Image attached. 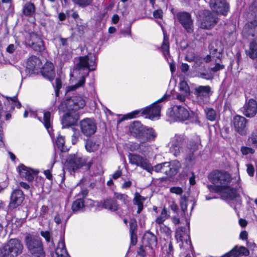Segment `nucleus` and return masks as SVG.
<instances>
[{
  "label": "nucleus",
  "instance_id": "obj_1",
  "mask_svg": "<svg viewBox=\"0 0 257 257\" xmlns=\"http://www.w3.org/2000/svg\"><path fill=\"white\" fill-rule=\"evenodd\" d=\"M208 179L216 187L218 191L226 193L227 197L231 199H236L238 205H240L241 200L236 190L244 195L241 186L239 176L232 178L229 173L226 171H214L211 172Z\"/></svg>",
  "mask_w": 257,
  "mask_h": 257
},
{
  "label": "nucleus",
  "instance_id": "obj_2",
  "mask_svg": "<svg viewBox=\"0 0 257 257\" xmlns=\"http://www.w3.org/2000/svg\"><path fill=\"white\" fill-rule=\"evenodd\" d=\"M187 141V139L184 134H175L171 138L168 147L170 152L175 157L183 153L185 159L190 162L194 159V153L198 149L201 141L199 137H197L195 140H190L184 149Z\"/></svg>",
  "mask_w": 257,
  "mask_h": 257
},
{
  "label": "nucleus",
  "instance_id": "obj_3",
  "mask_svg": "<svg viewBox=\"0 0 257 257\" xmlns=\"http://www.w3.org/2000/svg\"><path fill=\"white\" fill-rule=\"evenodd\" d=\"M85 104V99L81 96H73L62 102L59 109L67 111L62 119V124L66 126L74 124L79 117L77 111L83 108Z\"/></svg>",
  "mask_w": 257,
  "mask_h": 257
},
{
  "label": "nucleus",
  "instance_id": "obj_4",
  "mask_svg": "<svg viewBox=\"0 0 257 257\" xmlns=\"http://www.w3.org/2000/svg\"><path fill=\"white\" fill-rule=\"evenodd\" d=\"M168 96L166 95H164L161 98L159 99L156 103H154L149 107L144 108L141 110H135L125 115V118H132L138 115L140 112L143 114H148V118L153 119L155 117H159L161 109V105L157 104L158 103L167 100Z\"/></svg>",
  "mask_w": 257,
  "mask_h": 257
},
{
  "label": "nucleus",
  "instance_id": "obj_5",
  "mask_svg": "<svg viewBox=\"0 0 257 257\" xmlns=\"http://www.w3.org/2000/svg\"><path fill=\"white\" fill-rule=\"evenodd\" d=\"M87 158L80 154L69 155L65 163L64 169L68 170L71 174L74 173L77 170L86 165Z\"/></svg>",
  "mask_w": 257,
  "mask_h": 257
},
{
  "label": "nucleus",
  "instance_id": "obj_6",
  "mask_svg": "<svg viewBox=\"0 0 257 257\" xmlns=\"http://www.w3.org/2000/svg\"><path fill=\"white\" fill-rule=\"evenodd\" d=\"M23 244L17 239H11L0 248V257L16 256L22 252Z\"/></svg>",
  "mask_w": 257,
  "mask_h": 257
},
{
  "label": "nucleus",
  "instance_id": "obj_7",
  "mask_svg": "<svg viewBox=\"0 0 257 257\" xmlns=\"http://www.w3.org/2000/svg\"><path fill=\"white\" fill-rule=\"evenodd\" d=\"M26 242L29 251L34 257H45V252L40 238L27 236Z\"/></svg>",
  "mask_w": 257,
  "mask_h": 257
},
{
  "label": "nucleus",
  "instance_id": "obj_8",
  "mask_svg": "<svg viewBox=\"0 0 257 257\" xmlns=\"http://www.w3.org/2000/svg\"><path fill=\"white\" fill-rule=\"evenodd\" d=\"M200 28L211 29L217 23L218 19L209 10L200 12L198 20Z\"/></svg>",
  "mask_w": 257,
  "mask_h": 257
},
{
  "label": "nucleus",
  "instance_id": "obj_9",
  "mask_svg": "<svg viewBox=\"0 0 257 257\" xmlns=\"http://www.w3.org/2000/svg\"><path fill=\"white\" fill-rule=\"evenodd\" d=\"M128 159L129 163L132 165L140 167L150 173L153 170V168L148 159L141 155L129 153Z\"/></svg>",
  "mask_w": 257,
  "mask_h": 257
},
{
  "label": "nucleus",
  "instance_id": "obj_10",
  "mask_svg": "<svg viewBox=\"0 0 257 257\" xmlns=\"http://www.w3.org/2000/svg\"><path fill=\"white\" fill-rule=\"evenodd\" d=\"M95 60V56L93 54L80 57L78 58V62L75 65V68L77 69L87 68L89 71L94 70L96 67Z\"/></svg>",
  "mask_w": 257,
  "mask_h": 257
},
{
  "label": "nucleus",
  "instance_id": "obj_11",
  "mask_svg": "<svg viewBox=\"0 0 257 257\" xmlns=\"http://www.w3.org/2000/svg\"><path fill=\"white\" fill-rule=\"evenodd\" d=\"M175 238L178 242H180V247L188 248L191 247V242L189 235L185 227H178L176 231Z\"/></svg>",
  "mask_w": 257,
  "mask_h": 257
},
{
  "label": "nucleus",
  "instance_id": "obj_12",
  "mask_svg": "<svg viewBox=\"0 0 257 257\" xmlns=\"http://www.w3.org/2000/svg\"><path fill=\"white\" fill-rule=\"evenodd\" d=\"M26 43L36 51L41 52L45 49L43 41L38 34L32 33L26 38Z\"/></svg>",
  "mask_w": 257,
  "mask_h": 257
},
{
  "label": "nucleus",
  "instance_id": "obj_13",
  "mask_svg": "<svg viewBox=\"0 0 257 257\" xmlns=\"http://www.w3.org/2000/svg\"><path fill=\"white\" fill-rule=\"evenodd\" d=\"M176 17L186 31L189 33L193 32V21L190 14L187 12L178 13Z\"/></svg>",
  "mask_w": 257,
  "mask_h": 257
},
{
  "label": "nucleus",
  "instance_id": "obj_14",
  "mask_svg": "<svg viewBox=\"0 0 257 257\" xmlns=\"http://www.w3.org/2000/svg\"><path fill=\"white\" fill-rule=\"evenodd\" d=\"M209 5L213 11L224 16L229 11V5L225 0H210Z\"/></svg>",
  "mask_w": 257,
  "mask_h": 257
},
{
  "label": "nucleus",
  "instance_id": "obj_15",
  "mask_svg": "<svg viewBox=\"0 0 257 257\" xmlns=\"http://www.w3.org/2000/svg\"><path fill=\"white\" fill-rule=\"evenodd\" d=\"M80 125L82 133L86 136H90L93 135L97 129L94 120L89 118L82 120Z\"/></svg>",
  "mask_w": 257,
  "mask_h": 257
},
{
  "label": "nucleus",
  "instance_id": "obj_16",
  "mask_svg": "<svg viewBox=\"0 0 257 257\" xmlns=\"http://www.w3.org/2000/svg\"><path fill=\"white\" fill-rule=\"evenodd\" d=\"M211 91L209 86H198L194 88L193 93L198 101L202 102L209 97Z\"/></svg>",
  "mask_w": 257,
  "mask_h": 257
},
{
  "label": "nucleus",
  "instance_id": "obj_17",
  "mask_svg": "<svg viewBox=\"0 0 257 257\" xmlns=\"http://www.w3.org/2000/svg\"><path fill=\"white\" fill-rule=\"evenodd\" d=\"M24 200V195L22 191L16 189L11 194L10 207L16 208L22 204Z\"/></svg>",
  "mask_w": 257,
  "mask_h": 257
},
{
  "label": "nucleus",
  "instance_id": "obj_18",
  "mask_svg": "<svg viewBox=\"0 0 257 257\" xmlns=\"http://www.w3.org/2000/svg\"><path fill=\"white\" fill-rule=\"evenodd\" d=\"M235 130L241 135H245L247 131L246 125V119L243 116L236 115L233 118Z\"/></svg>",
  "mask_w": 257,
  "mask_h": 257
},
{
  "label": "nucleus",
  "instance_id": "obj_19",
  "mask_svg": "<svg viewBox=\"0 0 257 257\" xmlns=\"http://www.w3.org/2000/svg\"><path fill=\"white\" fill-rule=\"evenodd\" d=\"M243 114L247 117L254 116L257 112V103L255 100L250 99L242 108Z\"/></svg>",
  "mask_w": 257,
  "mask_h": 257
},
{
  "label": "nucleus",
  "instance_id": "obj_20",
  "mask_svg": "<svg viewBox=\"0 0 257 257\" xmlns=\"http://www.w3.org/2000/svg\"><path fill=\"white\" fill-rule=\"evenodd\" d=\"M7 101L5 102L6 105H7L6 110H4L2 107V104L0 103V118L1 117L4 112L11 111H13L15 106H16L18 108L21 107L20 102L18 100V98L16 96L13 97H7Z\"/></svg>",
  "mask_w": 257,
  "mask_h": 257
},
{
  "label": "nucleus",
  "instance_id": "obj_21",
  "mask_svg": "<svg viewBox=\"0 0 257 257\" xmlns=\"http://www.w3.org/2000/svg\"><path fill=\"white\" fill-rule=\"evenodd\" d=\"M19 169L21 176L30 182L32 181L34 179L35 176L38 173V171L28 168L24 165H20L19 166Z\"/></svg>",
  "mask_w": 257,
  "mask_h": 257
},
{
  "label": "nucleus",
  "instance_id": "obj_22",
  "mask_svg": "<svg viewBox=\"0 0 257 257\" xmlns=\"http://www.w3.org/2000/svg\"><path fill=\"white\" fill-rule=\"evenodd\" d=\"M144 244L151 250V253H153V248L157 244L156 236L152 232L148 231L146 232L143 238Z\"/></svg>",
  "mask_w": 257,
  "mask_h": 257
},
{
  "label": "nucleus",
  "instance_id": "obj_23",
  "mask_svg": "<svg viewBox=\"0 0 257 257\" xmlns=\"http://www.w3.org/2000/svg\"><path fill=\"white\" fill-rule=\"evenodd\" d=\"M174 111L175 116L180 121L186 120L189 116V111L185 106H175Z\"/></svg>",
  "mask_w": 257,
  "mask_h": 257
},
{
  "label": "nucleus",
  "instance_id": "obj_24",
  "mask_svg": "<svg viewBox=\"0 0 257 257\" xmlns=\"http://www.w3.org/2000/svg\"><path fill=\"white\" fill-rule=\"evenodd\" d=\"M41 73L44 78L52 81L55 76L53 64L51 62H47L44 66Z\"/></svg>",
  "mask_w": 257,
  "mask_h": 257
},
{
  "label": "nucleus",
  "instance_id": "obj_25",
  "mask_svg": "<svg viewBox=\"0 0 257 257\" xmlns=\"http://www.w3.org/2000/svg\"><path fill=\"white\" fill-rule=\"evenodd\" d=\"M145 126L140 122L135 121L130 125V130L131 134L134 137L139 139L142 136Z\"/></svg>",
  "mask_w": 257,
  "mask_h": 257
},
{
  "label": "nucleus",
  "instance_id": "obj_26",
  "mask_svg": "<svg viewBox=\"0 0 257 257\" xmlns=\"http://www.w3.org/2000/svg\"><path fill=\"white\" fill-rule=\"evenodd\" d=\"M142 136L140 138L141 142L143 143L145 142L151 141L156 137V133L152 128H146L145 127Z\"/></svg>",
  "mask_w": 257,
  "mask_h": 257
},
{
  "label": "nucleus",
  "instance_id": "obj_27",
  "mask_svg": "<svg viewBox=\"0 0 257 257\" xmlns=\"http://www.w3.org/2000/svg\"><path fill=\"white\" fill-rule=\"evenodd\" d=\"M40 60L37 57L33 56L30 57L27 63V68L30 71L37 69L40 67Z\"/></svg>",
  "mask_w": 257,
  "mask_h": 257
},
{
  "label": "nucleus",
  "instance_id": "obj_28",
  "mask_svg": "<svg viewBox=\"0 0 257 257\" xmlns=\"http://www.w3.org/2000/svg\"><path fill=\"white\" fill-rule=\"evenodd\" d=\"M145 200L146 198L144 197L141 196L139 193L136 192L135 193V196L133 199V203L135 205H137L138 206V214H140L143 209V203Z\"/></svg>",
  "mask_w": 257,
  "mask_h": 257
},
{
  "label": "nucleus",
  "instance_id": "obj_29",
  "mask_svg": "<svg viewBox=\"0 0 257 257\" xmlns=\"http://www.w3.org/2000/svg\"><path fill=\"white\" fill-rule=\"evenodd\" d=\"M249 35L252 37L257 36V19L249 22L245 26Z\"/></svg>",
  "mask_w": 257,
  "mask_h": 257
},
{
  "label": "nucleus",
  "instance_id": "obj_30",
  "mask_svg": "<svg viewBox=\"0 0 257 257\" xmlns=\"http://www.w3.org/2000/svg\"><path fill=\"white\" fill-rule=\"evenodd\" d=\"M55 254L57 257H70L63 240L58 243V246L55 249Z\"/></svg>",
  "mask_w": 257,
  "mask_h": 257
},
{
  "label": "nucleus",
  "instance_id": "obj_31",
  "mask_svg": "<svg viewBox=\"0 0 257 257\" xmlns=\"http://www.w3.org/2000/svg\"><path fill=\"white\" fill-rule=\"evenodd\" d=\"M102 206L105 209L115 211L118 209L119 205L116 200L112 199H108L104 201Z\"/></svg>",
  "mask_w": 257,
  "mask_h": 257
},
{
  "label": "nucleus",
  "instance_id": "obj_32",
  "mask_svg": "<svg viewBox=\"0 0 257 257\" xmlns=\"http://www.w3.org/2000/svg\"><path fill=\"white\" fill-rule=\"evenodd\" d=\"M43 123L50 135L52 131V121L51 119V113L49 111L44 113Z\"/></svg>",
  "mask_w": 257,
  "mask_h": 257
},
{
  "label": "nucleus",
  "instance_id": "obj_33",
  "mask_svg": "<svg viewBox=\"0 0 257 257\" xmlns=\"http://www.w3.org/2000/svg\"><path fill=\"white\" fill-rule=\"evenodd\" d=\"M170 217V214L165 207L162 210L160 214L157 217L155 220L156 224L162 225L164 222Z\"/></svg>",
  "mask_w": 257,
  "mask_h": 257
},
{
  "label": "nucleus",
  "instance_id": "obj_34",
  "mask_svg": "<svg viewBox=\"0 0 257 257\" xmlns=\"http://www.w3.org/2000/svg\"><path fill=\"white\" fill-rule=\"evenodd\" d=\"M161 51L165 57L167 59L169 54V42L168 37L165 34H164V40L161 46Z\"/></svg>",
  "mask_w": 257,
  "mask_h": 257
},
{
  "label": "nucleus",
  "instance_id": "obj_35",
  "mask_svg": "<svg viewBox=\"0 0 257 257\" xmlns=\"http://www.w3.org/2000/svg\"><path fill=\"white\" fill-rule=\"evenodd\" d=\"M247 55L251 59L257 57V43L254 41L250 43L249 48L246 51Z\"/></svg>",
  "mask_w": 257,
  "mask_h": 257
},
{
  "label": "nucleus",
  "instance_id": "obj_36",
  "mask_svg": "<svg viewBox=\"0 0 257 257\" xmlns=\"http://www.w3.org/2000/svg\"><path fill=\"white\" fill-rule=\"evenodd\" d=\"M84 208V201L82 199H78L73 202L72 209L73 212L81 211Z\"/></svg>",
  "mask_w": 257,
  "mask_h": 257
},
{
  "label": "nucleus",
  "instance_id": "obj_37",
  "mask_svg": "<svg viewBox=\"0 0 257 257\" xmlns=\"http://www.w3.org/2000/svg\"><path fill=\"white\" fill-rule=\"evenodd\" d=\"M247 141L250 146L257 148V128L249 136Z\"/></svg>",
  "mask_w": 257,
  "mask_h": 257
},
{
  "label": "nucleus",
  "instance_id": "obj_38",
  "mask_svg": "<svg viewBox=\"0 0 257 257\" xmlns=\"http://www.w3.org/2000/svg\"><path fill=\"white\" fill-rule=\"evenodd\" d=\"M35 12L34 5L32 3H27L23 8V13L27 16H31Z\"/></svg>",
  "mask_w": 257,
  "mask_h": 257
},
{
  "label": "nucleus",
  "instance_id": "obj_39",
  "mask_svg": "<svg viewBox=\"0 0 257 257\" xmlns=\"http://www.w3.org/2000/svg\"><path fill=\"white\" fill-rule=\"evenodd\" d=\"M98 144L92 140L87 141L85 145L86 150L89 152L96 151L98 149Z\"/></svg>",
  "mask_w": 257,
  "mask_h": 257
},
{
  "label": "nucleus",
  "instance_id": "obj_40",
  "mask_svg": "<svg viewBox=\"0 0 257 257\" xmlns=\"http://www.w3.org/2000/svg\"><path fill=\"white\" fill-rule=\"evenodd\" d=\"M207 118L210 121H214L216 119L217 114L216 112L213 109L207 107L205 109Z\"/></svg>",
  "mask_w": 257,
  "mask_h": 257
},
{
  "label": "nucleus",
  "instance_id": "obj_41",
  "mask_svg": "<svg viewBox=\"0 0 257 257\" xmlns=\"http://www.w3.org/2000/svg\"><path fill=\"white\" fill-rule=\"evenodd\" d=\"M179 90L181 93H185V95L190 94L189 87L186 81H182L179 83Z\"/></svg>",
  "mask_w": 257,
  "mask_h": 257
},
{
  "label": "nucleus",
  "instance_id": "obj_42",
  "mask_svg": "<svg viewBox=\"0 0 257 257\" xmlns=\"http://www.w3.org/2000/svg\"><path fill=\"white\" fill-rule=\"evenodd\" d=\"M114 196L116 199L121 200L124 204H127L130 202V198L125 194L115 193Z\"/></svg>",
  "mask_w": 257,
  "mask_h": 257
},
{
  "label": "nucleus",
  "instance_id": "obj_43",
  "mask_svg": "<svg viewBox=\"0 0 257 257\" xmlns=\"http://www.w3.org/2000/svg\"><path fill=\"white\" fill-rule=\"evenodd\" d=\"M42 236H43L46 240L47 243H50L52 246H54V242L50 232L48 231H42L40 233Z\"/></svg>",
  "mask_w": 257,
  "mask_h": 257
},
{
  "label": "nucleus",
  "instance_id": "obj_44",
  "mask_svg": "<svg viewBox=\"0 0 257 257\" xmlns=\"http://www.w3.org/2000/svg\"><path fill=\"white\" fill-rule=\"evenodd\" d=\"M85 83V77L82 76L81 77L80 79L78 81V82L75 85L70 86L68 87L67 91H72L76 89L77 88L82 86Z\"/></svg>",
  "mask_w": 257,
  "mask_h": 257
},
{
  "label": "nucleus",
  "instance_id": "obj_45",
  "mask_svg": "<svg viewBox=\"0 0 257 257\" xmlns=\"http://www.w3.org/2000/svg\"><path fill=\"white\" fill-rule=\"evenodd\" d=\"M162 173L167 175H170L172 174V168L170 167V164L169 162H164L163 163Z\"/></svg>",
  "mask_w": 257,
  "mask_h": 257
},
{
  "label": "nucleus",
  "instance_id": "obj_46",
  "mask_svg": "<svg viewBox=\"0 0 257 257\" xmlns=\"http://www.w3.org/2000/svg\"><path fill=\"white\" fill-rule=\"evenodd\" d=\"M53 86L55 87L56 95V96H58L59 95V90L62 86V81L59 77L56 78L55 80V84H53Z\"/></svg>",
  "mask_w": 257,
  "mask_h": 257
},
{
  "label": "nucleus",
  "instance_id": "obj_47",
  "mask_svg": "<svg viewBox=\"0 0 257 257\" xmlns=\"http://www.w3.org/2000/svg\"><path fill=\"white\" fill-rule=\"evenodd\" d=\"M56 144L58 147L62 151H65V149L64 148L65 140L64 138L62 136H59L57 137Z\"/></svg>",
  "mask_w": 257,
  "mask_h": 257
},
{
  "label": "nucleus",
  "instance_id": "obj_48",
  "mask_svg": "<svg viewBox=\"0 0 257 257\" xmlns=\"http://www.w3.org/2000/svg\"><path fill=\"white\" fill-rule=\"evenodd\" d=\"M73 2L78 6L85 7L91 4V0H72Z\"/></svg>",
  "mask_w": 257,
  "mask_h": 257
},
{
  "label": "nucleus",
  "instance_id": "obj_49",
  "mask_svg": "<svg viewBox=\"0 0 257 257\" xmlns=\"http://www.w3.org/2000/svg\"><path fill=\"white\" fill-rule=\"evenodd\" d=\"M240 151L242 154L244 155L248 154H252L254 153L255 151L253 149L250 147L243 146L241 148Z\"/></svg>",
  "mask_w": 257,
  "mask_h": 257
},
{
  "label": "nucleus",
  "instance_id": "obj_50",
  "mask_svg": "<svg viewBox=\"0 0 257 257\" xmlns=\"http://www.w3.org/2000/svg\"><path fill=\"white\" fill-rule=\"evenodd\" d=\"M237 250L238 251V253L239 254V255H248L249 254V250L245 247L244 246H240L237 247Z\"/></svg>",
  "mask_w": 257,
  "mask_h": 257
},
{
  "label": "nucleus",
  "instance_id": "obj_51",
  "mask_svg": "<svg viewBox=\"0 0 257 257\" xmlns=\"http://www.w3.org/2000/svg\"><path fill=\"white\" fill-rule=\"evenodd\" d=\"M160 230L162 232L165 233L167 236H171L172 231L169 227L164 225L160 227Z\"/></svg>",
  "mask_w": 257,
  "mask_h": 257
},
{
  "label": "nucleus",
  "instance_id": "obj_52",
  "mask_svg": "<svg viewBox=\"0 0 257 257\" xmlns=\"http://www.w3.org/2000/svg\"><path fill=\"white\" fill-rule=\"evenodd\" d=\"M193 61H194V67L196 68L201 66L203 62V59L201 57H196L194 58Z\"/></svg>",
  "mask_w": 257,
  "mask_h": 257
},
{
  "label": "nucleus",
  "instance_id": "obj_53",
  "mask_svg": "<svg viewBox=\"0 0 257 257\" xmlns=\"http://www.w3.org/2000/svg\"><path fill=\"white\" fill-rule=\"evenodd\" d=\"M246 171L248 175L250 177H252L254 175V169L252 165L248 164L246 165Z\"/></svg>",
  "mask_w": 257,
  "mask_h": 257
},
{
  "label": "nucleus",
  "instance_id": "obj_54",
  "mask_svg": "<svg viewBox=\"0 0 257 257\" xmlns=\"http://www.w3.org/2000/svg\"><path fill=\"white\" fill-rule=\"evenodd\" d=\"M170 191L172 193H175L177 195H180L183 192V190L181 188L179 187H173L170 189Z\"/></svg>",
  "mask_w": 257,
  "mask_h": 257
},
{
  "label": "nucleus",
  "instance_id": "obj_55",
  "mask_svg": "<svg viewBox=\"0 0 257 257\" xmlns=\"http://www.w3.org/2000/svg\"><path fill=\"white\" fill-rule=\"evenodd\" d=\"M147 246H141L138 251V254L142 257H145L147 255L146 250Z\"/></svg>",
  "mask_w": 257,
  "mask_h": 257
},
{
  "label": "nucleus",
  "instance_id": "obj_56",
  "mask_svg": "<svg viewBox=\"0 0 257 257\" xmlns=\"http://www.w3.org/2000/svg\"><path fill=\"white\" fill-rule=\"evenodd\" d=\"M130 231L131 233H134L137 230V225L135 220H132L130 222Z\"/></svg>",
  "mask_w": 257,
  "mask_h": 257
},
{
  "label": "nucleus",
  "instance_id": "obj_57",
  "mask_svg": "<svg viewBox=\"0 0 257 257\" xmlns=\"http://www.w3.org/2000/svg\"><path fill=\"white\" fill-rule=\"evenodd\" d=\"M230 254H231V257H239V254L238 253V251L237 250V246H236L233 247L230 251Z\"/></svg>",
  "mask_w": 257,
  "mask_h": 257
},
{
  "label": "nucleus",
  "instance_id": "obj_58",
  "mask_svg": "<svg viewBox=\"0 0 257 257\" xmlns=\"http://www.w3.org/2000/svg\"><path fill=\"white\" fill-rule=\"evenodd\" d=\"M141 147V145L137 143H133L130 146V150L132 151H136L139 150Z\"/></svg>",
  "mask_w": 257,
  "mask_h": 257
},
{
  "label": "nucleus",
  "instance_id": "obj_59",
  "mask_svg": "<svg viewBox=\"0 0 257 257\" xmlns=\"http://www.w3.org/2000/svg\"><path fill=\"white\" fill-rule=\"evenodd\" d=\"M189 95H185V93H181L177 95L176 98L180 102H184L186 100V97Z\"/></svg>",
  "mask_w": 257,
  "mask_h": 257
},
{
  "label": "nucleus",
  "instance_id": "obj_60",
  "mask_svg": "<svg viewBox=\"0 0 257 257\" xmlns=\"http://www.w3.org/2000/svg\"><path fill=\"white\" fill-rule=\"evenodd\" d=\"M153 16L155 18L161 19L163 16V12L161 10H157L154 12Z\"/></svg>",
  "mask_w": 257,
  "mask_h": 257
},
{
  "label": "nucleus",
  "instance_id": "obj_61",
  "mask_svg": "<svg viewBox=\"0 0 257 257\" xmlns=\"http://www.w3.org/2000/svg\"><path fill=\"white\" fill-rule=\"evenodd\" d=\"M224 65H221L219 63H216L215 64V66L212 68H211V70L215 72H216L217 71H219L221 69H223L224 68Z\"/></svg>",
  "mask_w": 257,
  "mask_h": 257
},
{
  "label": "nucleus",
  "instance_id": "obj_62",
  "mask_svg": "<svg viewBox=\"0 0 257 257\" xmlns=\"http://www.w3.org/2000/svg\"><path fill=\"white\" fill-rule=\"evenodd\" d=\"M79 137V132H74V134L72 136V143L73 144H75L77 142Z\"/></svg>",
  "mask_w": 257,
  "mask_h": 257
},
{
  "label": "nucleus",
  "instance_id": "obj_63",
  "mask_svg": "<svg viewBox=\"0 0 257 257\" xmlns=\"http://www.w3.org/2000/svg\"><path fill=\"white\" fill-rule=\"evenodd\" d=\"M16 49V47L14 44H10L7 48L6 51L8 53L12 54L14 52Z\"/></svg>",
  "mask_w": 257,
  "mask_h": 257
},
{
  "label": "nucleus",
  "instance_id": "obj_64",
  "mask_svg": "<svg viewBox=\"0 0 257 257\" xmlns=\"http://www.w3.org/2000/svg\"><path fill=\"white\" fill-rule=\"evenodd\" d=\"M189 66L186 63H182L181 66V71L183 73L187 72L189 70Z\"/></svg>",
  "mask_w": 257,
  "mask_h": 257
}]
</instances>
